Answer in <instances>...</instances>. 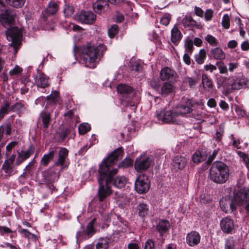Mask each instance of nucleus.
I'll list each match as a JSON object with an SVG mask.
<instances>
[{
    "instance_id": "19",
    "label": "nucleus",
    "mask_w": 249,
    "mask_h": 249,
    "mask_svg": "<svg viewBox=\"0 0 249 249\" xmlns=\"http://www.w3.org/2000/svg\"><path fill=\"white\" fill-rule=\"evenodd\" d=\"M108 6V2L104 0H97L92 5L94 11L98 14H100L103 11L107 10Z\"/></svg>"
},
{
    "instance_id": "9",
    "label": "nucleus",
    "mask_w": 249,
    "mask_h": 249,
    "mask_svg": "<svg viewBox=\"0 0 249 249\" xmlns=\"http://www.w3.org/2000/svg\"><path fill=\"white\" fill-rule=\"evenodd\" d=\"M16 158L15 155H12L9 159L6 160L3 164L2 169L8 176H11L17 173L15 169L14 162Z\"/></svg>"
},
{
    "instance_id": "12",
    "label": "nucleus",
    "mask_w": 249,
    "mask_h": 249,
    "mask_svg": "<svg viewBox=\"0 0 249 249\" xmlns=\"http://www.w3.org/2000/svg\"><path fill=\"white\" fill-rule=\"evenodd\" d=\"M219 203L221 209L226 213L233 212L236 209V207L231 198H223L220 200Z\"/></svg>"
},
{
    "instance_id": "20",
    "label": "nucleus",
    "mask_w": 249,
    "mask_h": 249,
    "mask_svg": "<svg viewBox=\"0 0 249 249\" xmlns=\"http://www.w3.org/2000/svg\"><path fill=\"white\" fill-rule=\"evenodd\" d=\"M36 83L38 87L45 88L49 85L48 77L42 73H39L36 76Z\"/></svg>"
},
{
    "instance_id": "13",
    "label": "nucleus",
    "mask_w": 249,
    "mask_h": 249,
    "mask_svg": "<svg viewBox=\"0 0 249 249\" xmlns=\"http://www.w3.org/2000/svg\"><path fill=\"white\" fill-rule=\"evenodd\" d=\"M220 225L221 230L227 233H231L234 229L233 221L229 217L222 218Z\"/></svg>"
},
{
    "instance_id": "55",
    "label": "nucleus",
    "mask_w": 249,
    "mask_h": 249,
    "mask_svg": "<svg viewBox=\"0 0 249 249\" xmlns=\"http://www.w3.org/2000/svg\"><path fill=\"white\" fill-rule=\"evenodd\" d=\"M22 71V69L19 66L16 65L13 69L9 71V74L11 76L18 75Z\"/></svg>"
},
{
    "instance_id": "22",
    "label": "nucleus",
    "mask_w": 249,
    "mask_h": 249,
    "mask_svg": "<svg viewBox=\"0 0 249 249\" xmlns=\"http://www.w3.org/2000/svg\"><path fill=\"white\" fill-rule=\"evenodd\" d=\"M170 223L168 220H160L157 226V230L161 236L166 232L170 227Z\"/></svg>"
},
{
    "instance_id": "32",
    "label": "nucleus",
    "mask_w": 249,
    "mask_h": 249,
    "mask_svg": "<svg viewBox=\"0 0 249 249\" xmlns=\"http://www.w3.org/2000/svg\"><path fill=\"white\" fill-rule=\"evenodd\" d=\"M58 10V6L56 3L51 1L49 3L45 12L49 15L55 14Z\"/></svg>"
},
{
    "instance_id": "50",
    "label": "nucleus",
    "mask_w": 249,
    "mask_h": 249,
    "mask_svg": "<svg viewBox=\"0 0 249 249\" xmlns=\"http://www.w3.org/2000/svg\"><path fill=\"white\" fill-rule=\"evenodd\" d=\"M235 241L233 237L228 238L225 242V249H234Z\"/></svg>"
},
{
    "instance_id": "4",
    "label": "nucleus",
    "mask_w": 249,
    "mask_h": 249,
    "mask_svg": "<svg viewBox=\"0 0 249 249\" xmlns=\"http://www.w3.org/2000/svg\"><path fill=\"white\" fill-rule=\"evenodd\" d=\"M106 50V46L102 44H99L97 47L88 46L83 55V59L86 66H88V63H93L100 59Z\"/></svg>"
},
{
    "instance_id": "8",
    "label": "nucleus",
    "mask_w": 249,
    "mask_h": 249,
    "mask_svg": "<svg viewBox=\"0 0 249 249\" xmlns=\"http://www.w3.org/2000/svg\"><path fill=\"white\" fill-rule=\"evenodd\" d=\"M149 188L150 181L148 177L144 174L140 175L135 181L136 191L139 194H144L149 190Z\"/></svg>"
},
{
    "instance_id": "34",
    "label": "nucleus",
    "mask_w": 249,
    "mask_h": 249,
    "mask_svg": "<svg viewBox=\"0 0 249 249\" xmlns=\"http://www.w3.org/2000/svg\"><path fill=\"white\" fill-rule=\"evenodd\" d=\"M12 108L8 102H6L3 106H1L0 109V121L1 120L4 116Z\"/></svg>"
},
{
    "instance_id": "52",
    "label": "nucleus",
    "mask_w": 249,
    "mask_h": 249,
    "mask_svg": "<svg viewBox=\"0 0 249 249\" xmlns=\"http://www.w3.org/2000/svg\"><path fill=\"white\" fill-rule=\"evenodd\" d=\"M216 65L219 70L220 73L227 74L228 73V69L227 66L224 64L223 62L220 61L216 63Z\"/></svg>"
},
{
    "instance_id": "16",
    "label": "nucleus",
    "mask_w": 249,
    "mask_h": 249,
    "mask_svg": "<svg viewBox=\"0 0 249 249\" xmlns=\"http://www.w3.org/2000/svg\"><path fill=\"white\" fill-rule=\"evenodd\" d=\"M187 163V160L181 155H177L175 157L172 162V165L175 170L183 169Z\"/></svg>"
},
{
    "instance_id": "14",
    "label": "nucleus",
    "mask_w": 249,
    "mask_h": 249,
    "mask_svg": "<svg viewBox=\"0 0 249 249\" xmlns=\"http://www.w3.org/2000/svg\"><path fill=\"white\" fill-rule=\"evenodd\" d=\"M79 19L83 23L92 24L95 20L96 16L91 12L81 11L79 15Z\"/></svg>"
},
{
    "instance_id": "62",
    "label": "nucleus",
    "mask_w": 249,
    "mask_h": 249,
    "mask_svg": "<svg viewBox=\"0 0 249 249\" xmlns=\"http://www.w3.org/2000/svg\"><path fill=\"white\" fill-rule=\"evenodd\" d=\"M206 71H210L212 72L213 71L216 70V67L212 64L206 65L204 66Z\"/></svg>"
},
{
    "instance_id": "61",
    "label": "nucleus",
    "mask_w": 249,
    "mask_h": 249,
    "mask_svg": "<svg viewBox=\"0 0 249 249\" xmlns=\"http://www.w3.org/2000/svg\"><path fill=\"white\" fill-rule=\"evenodd\" d=\"M228 66H229V69H228L229 71L230 72H232L234 71V70L235 69L237 68V67L238 66V63L237 62H235V63L230 62L229 63Z\"/></svg>"
},
{
    "instance_id": "33",
    "label": "nucleus",
    "mask_w": 249,
    "mask_h": 249,
    "mask_svg": "<svg viewBox=\"0 0 249 249\" xmlns=\"http://www.w3.org/2000/svg\"><path fill=\"white\" fill-rule=\"evenodd\" d=\"M206 57V51L204 49H201L198 53L195 55V60L199 64H202L204 62Z\"/></svg>"
},
{
    "instance_id": "6",
    "label": "nucleus",
    "mask_w": 249,
    "mask_h": 249,
    "mask_svg": "<svg viewBox=\"0 0 249 249\" xmlns=\"http://www.w3.org/2000/svg\"><path fill=\"white\" fill-rule=\"evenodd\" d=\"M157 117L159 121L163 123L178 124L181 122L175 107L171 110H163L160 111L157 114Z\"/></svg>"
},
{
    "instance_id": "47",
    "label": "nucleus",
    "mask_w": 249,
    "mask_h": 249,
    "mask_svg": "<svg viewBox=\"0 0 249 249\" xmlns=\"http://www.w3.org/2000/svg\"><path fill=\"white\" fill-rule=\"evenodd\" d=\"M118 26L114 24L108 30V34L110 38H113L118 33Z\"/></svg>"
},
{
    "instance_id": "23",
    "label": "nucleus",
    "mask_w": 249,
    "mask_h": 249,
    "mask_svg": "<svg viewBox=\"0 0 249 249\" xmlns=\"http://www.w3.org/2000/svg\"><path fill=\"white\" fill-rule=\"evenodd\" d=\"M55 151V148H50L49 149V152L47 154H45L42 158L41 160V164L44 166L47 165L50 161L53 158L54 154Z\"/></svg>"
},
{
    "instance_id": "43",
    "label": "nucleus",
    "mask_w": 249,
    "mask_h": 249,
    "mask_svg": "<svg viewBox=\"0 0 249 249\" xmlns=\"http://www.w3.org/2000/svg\"><path fill=\"white\" fill-rule=\"evenodd\" d=\"M221 79H222V86L228 89H231V83L233 81L232 77L228 78L225 77H222Z\"/></svg>"
},
{
    "instance_id": "10",
    "label": "nucleus",
    "mask_w": 249,
    "mask_h": 249,
    "mask_svg": "<svg viewBox=\"0 0 249 249\" xmlns=\"http://www.w3.org/2000/svg\"><path fill=\"white\" fill-rule=\"evenodd\" d=\"M151 160L147 157H140L136 159L135 168L137 172L146 170L150 166Z\"/></svg>"
},
{
    "instance_id": "7",
    "label": "nucleus",
    "mask_w": 249,
    "mask_h": 249,
    "mask_svg": "<svg viewBox=\"0 0 249 249\" xmlns=\"http://www.w3.org/2000/svg\"><path fill=\"white\" fill-rule=\"evenodd\" d=\"M249 189L243 187L234 193L231 198L236 208L237 206H240L246 204V209L248 212L249 211V203H247L249 200Z\"/></svg>"
},
{
    "instance_id": "54",
    "label": "nucleus",
    "mask_w": 249,
    "mask_h": 249,
    "mask_svg": "<svg viewBox=\"0 0 249 249\" xmlns=\"http://www.w3.org/2000/svg\"><path fill=\"white\" fill-rule=\"evenodd\" d=\"M222 26L225 29H229L230 27V17L228 14H225L222 21Z\"/></svg>"
},
{
    "instance_id": "26",
    "label": "nucleus",
    "mask_w": 249,
    "mask_h": 249,
    "mask_svg": "<svg viewBox=\"0 0 249 249\" xmlns=\"http://www.w3.org/2000/svg\"><path fill=\"white\" fill-rule=\"evenodd\" d=\"M68 150L65 148L61 149L59 152V158L55 163L56 166L63 165L64 164L68 156Z\"/></svg>"
},
{
    "instance_id": "35",
    "label": "nucleus",
    "mask_w": 249,
    "mask_h": 249,
    "mask_svg": "<svg viewBox=\"0 0 249 249\" xmlns=\"http://www.w3.org/2000/svg\"><path fill=\"white\" fill-rule=\"evenodd\" d=\"M71 133L72 134L71 136V138H73L74 136V132L72 127H69L63 130L59 133V135L62 140H64Z\"/></svg>"
},
{
    "instance_id": "56",
    "label": "nucleus",
    "mask_w": 249,
    "mask_h": 249,
    "mask_svg": "<svg viewBox=\"0 0 249 249\" xmlns=\"http://www.w3.org/2000/svg\"><path fill=\"white\" fill-rule=\"evenodd\" d=\"M186 51L191 54L193 49V42L191 40H187L185 44Z\"/></svg>"
},
{
    "instance_id": "24",
    "label": "nucleus",
    "mask_w": 249,
    "mask_h": 249,
    "mask_svg": "<svg viewBox=\"0 0 249 249\" xmlns=\"http://www.w3.org/2000/svg\"><path fill=\"white\" fill-rule=\"evenodd\" d=\"M211 54L213 58L217 60H224L226 57L225 53L222 50L218 47L212 49Z\"/></svg>"
},
{
    "instance_id": "39",
    "label": "nucleus",
    "mask_w": 249,
    "mask_h": 249,
    "mask_svg": "<svg viewBox=\"0 0 249 249\" xmlns=\"http://www.w3.org/2000/svg\"><path fill=\"white\" fill-rule=\"evenodd\" d=\"M138 214L141 217H144L148 213V208L145 204H140L138 206Z\"/></svg>"
},
{
    "instance_id": "48",
    "label": "nucleus",
    "mask_w": 249,
    "mask_h": 249,
    "mask_svg": "<svg viewBox=\"0 0 249 249\" xmlns=\"http://www.w3.org/2000/svg\"><path fill=\"white\" fill-rule=\"evenodd\" d=\"M63 12L65 16H71L73 14L74 8L72 6L66 4L64 7Z\"/></svg>"
},
{
    "instance_id": "28",
    "label": "nucleus",
    "mask_w": 249,
    "mask_h": 249,
    "mask_svg": "<svg viewBox=\"0 0 249 249\" xmlns=\"http://www.w3.org/2000/svg\"><path fill=\"white\" fill-rule=\"evenodd\" d=\"M181 33L178 28L175 26L171 30V41L174 44L177 43L181 39Z\"/></svg>"
},
{
    "instance_id": "58",
    "label": "nucleus",
    "mask_w": 249,
    "mask_h": 249,
    "mask_svg": "<svg viewBox=\"0 0 249 249\" xmlns=\"http://www.w3.org/2000/svg\"><path fill=\"white\" fill-rule=\"evenodd\" d=\"M213 16V11L211 9H207L205 13V18L207 21L210 20Z\"/></svg>"
},
{
    "instance_id": "44",
    "label": "nucleus",
    "mask_w": 249,
    "mask_h": 249,
    "mask_svg": "<svg viewBox=\"0 0 249 249\" xmlns=\"http://www.w3.org/2000/svg\"><path fill=\"white\" fill-rule=\"evenodd\" d=\"M59 93L57 91H54L52 93L47 97L48 103H55L58 100Z\"/></svg>"
},
{
    "instance_id": "17",
    "label": "nucleus",
    "mask_w": 249,
    "mask_h": 249,
    "mask_svg": "<svg viewBox=\"0 0 249 249\" xmlns=\"http://www.w3.org/2000/svg\"><path fill=\"white\" fill-rule=\"evenodd\" d=\"M176 72L168 67H164L161 69L160 73V79L162 81L171 80L175 77Z\"/></svg>"
},
{
    "instance_id": "31",
    "label": "nucleus",
    "mask_w": 249,
    "mask_h": 249,
    "mask_svg": "<svg viewBox=\"0 0 249 249\" xmlns=\"http://www.w3.org/2000/svg\"><path fill=\"white\" fill-rule=\"evenodd\" d=\"M202 84L206 89L210 90L213 88L212 81L206 74L204 73L202 75Z\"/></svg>"
},
{
    "instance_id": "27",
    "label": "nucleus",
    "mask_w": 249,
    "mask_h": 249,
    "mask_svg": "<svg viewBox=\"0 0 249 249\" xmlns=\"http://www.w3.org/2000/svg\"><path fill=\"white\" fill-rule=\"evenodd\" d=\"M40 119L43 124V128H48L51 120L50 113L45 111L41 112L40 114Z\"/></svg>"
},
{
    "instance_id": "1",
    "label": "nucleus",
    "mask_w": 249,
    "mask_h": 249,
    "mask_svg": "<svg viewBox=\"0 0 249 249\" xmlns=\"http://www.w3.org/2000/svg\"><path fill=\"white\" fill-rule=\"evenodd\" d=\"M123 149L117 148L104 159L99 165L98 169L99 176L97 178L99 185L98 196L99 200L103 201L111 193L110 188L113 175H115L118 169L114 166L119 157L122 155Z\"/></svg>"
},
{
    "instance_id": "51",
    "label": "nucleus",
    "mask_w": 249,
    "mask_h": 249,
    "mask_svg": "<svg viewBox=\"0 0 249 249\" xmlns=\"http://www.w3.org/2000/svg\"><path fill=\"white\" fill-rule=\"evenodd\" d=\"M192 160L196 163H198L203 160V158L199 151H196L192 157Z\"/></svg>"
},
{
    "instance_id": "38",
    "label": "nucleus",
    "mask_w": 249,
    "mask_h": 249,
    "mask_svg": "<svg viewBox=\"0 0 249 249\" xmlns=\"http://www.w3.org/2000/svg\"><path fill=\"white\" fill-rule=\"evenodd\" d=\"M95 219H92L88 224L87 227L86 232L88 238L91 237L95 232L94 229V224Z\"/></svg>"
},
{
    "instance_id": "11",
    "label": "nucleus",
    "mask_w": 249,
    "mask_h": 249,
    "mask_svg": "<svg viewBox=\"0 0 249 249\" xmlns=\"http://www.w3.org/2000/svg\"><path fill=\"white\" fill-rule=\"evenodd\" d=\"M14 20L15 14L8 9L0 15V21L5 27L12 24Z\"/></svg>"
},
{
    "instance_id": "63",
    "label": "nucleus",
    "mask_w": 249,
    "mask_h": 249,
    "mask_svg": "<svg viewBox=\"0 0 249 249\" xmlns=\"http://www.w3.org/2000/svg\"><path fill=\"white\" fill-rule=\"evenodd\" d=\"M151 86L155 89H158L160 87V82L159 80H152L150 82Z\"/></svg>"
},
{
    "instance_id": "2",
    "label": "nucleus",
    "mask_w": 249,
    "mask_h": 249,
    "mask_svg": "<svg viewBox=\"0 0 249 249\" xmlns=\"http://www.w3.org/2000/svg\"><path fill=\"white\" fill-rule=\"evenodd\" d=\"M179 116L192 117L197 119L200 113L197 110L200 107V104L192 98H185L182 102L175 107Z\"/></svg>"
},
{
    "instance_id": "49",
    "label": "nucleus",
    "mask_w": 249,
    "mask_h": 249,
    "mask_svg": "<svg viewBox=\"0 0 249 249\" xmlns=\"http://www.w3.org/2000/svg\"><path fill=\"white\" fill-rule=\"evenodd\" d=\"M205 39L208 43L213 46H216L218 45L217 39L211 35H208L205 37Z\"/></svg>"
},
{
    "instance_id": "60",
    "label": "nucleus",
    "mask_w": 249,
    "mask_h": 249,
    "mask_svg": "<svg viewBox=\"0 0 249 249\" xmlns=\"http://www.w3.org/2000/svg\"><path fill=\"white\" fill-rule=\"evenodd\" d=\"M194 12L195 14L200 17H202L204 15V12L202 9L197 6H195L194 8Z\"/></svg>"
},
{
    "instance_id": "45",
    "label": "nucleus",
    "mask_w": 249,
    "mask_h": 249,
    "mask_svg": "<svg viewBox=\"0 0 249 249\" xmlns=\"http://www.w3.org/2000/svg\"><path fill=\"white\" fill-rule=\"evenodd\" d=\"M7 59L5 53L0 49V73L2 71Z\"/></svg>"
},
{
    "instance_id": "30",
    "label": "nucleus",
    "mask_w": 249,
    "mask_h": 249,
    "mask_svg": "<svg viewBox=\"0 0 249 249\" xmlns=\"http://www.w3.org/2000/svg\"><path fill=\"white\" fill-rule=\"evenodd\" d=\"M174 90V87L170 83L165 82L162 86L160 93L163 96H166Z\"/></svg>"
},
{
    "instance_id": "29",
    "label": "nucleus",
    "mask_w": 249,
    "mask_h": 249,
    "mask_svg": "<svg viewBox=\"0 0 249 249\" xmlns=\"http://www.w3.org/2000/svg\"><path fill=\"white\" fill-rule=\"evenodd\" d=\"M182 23L185 27H197L198 26V23L192 17L189 16L185 17L182 20Z\"/></svg>"
},
{
    "instance_id": "64",
    "label": "nucleus",
    "mask_w": 249,
    "mask_h": 249,
    "mask_svg": "<svg viewBox=\"0 0 249 249\" xmlns=\"http://www.w3.org/2000/svg\"><path fill=\"white\" fill-rule=\"evenodd\" d=\"M183 60L184 63L187 65L191 64V59L188 54L185 53L183 56Z\"/></svg>"
},
{
    "instance_id": "59",
    "label": "nucleus",
    "mask_w": 249,
    "mask_h": 249,
    "mask_svg": "<svg viewBox=\"0 0 249 249\" xmlns=\"http://www.w3.org/2000/svg\"><path fill=\"white\" fill-rule=\"evenodd\" d=\"M144 249H154V243L152 240L149 239L146 241Z\"/></svg>"
},
{
    "instance_id": "41",
    "label": "nucleus",
    "mask_w": 249,
    "mask_h": 249,
    "mask_svg": "<svg viewBox=\"0 0 249 249\" xmlns=\"http://www.w3.org/2000/svg\"><path fill=\"white\" fill-rule=\"evenodd\" d=\"M245 86V83L241 80H236L234 81V79H233V81L232 83H231V89H240Z\"/></svg>"
},
{
    "instance_id": "46",
    "label": "nucleus",
    "mask_w": 249,
    "mask_h": 249,
    "mask_svg": "<svg viewBox=\"0 0 249 249\" xmlns=\"http://www.w3.org/2000/svg\"><path fill=\"white\" fill-rule=\"evenodd\" d=\"M133 160L130 158H126L121 161L118 166L122 168H127L132 165Z\"/></svg>"
},
{
    "instance_id": "37",
    "label": "nucleus",
    "mask_w": 249,
    "mask_h": 249,
    "mask_svg": "<svg viewBox=\"0 0 249 249\" xmlns=\"http://www.w3.org/2000/svg\"><path fill=\"white\" fill-rule=\"evenodd\" d=\"M7 4L14 7L19 8L22 7L25 0H5Z\"/></svg>"
},
{
    "instance_id": "25",
    "label": "nucleus",
    "mask_w": 249,
    "mask_h": 249,
    "mask_svg": "<svg viewBox=\"0 0 249 249\" xmlns=\"http://www.w3.org/2000/svg\"><path fill=\"white\" fill-rule=\"evenodd\" d=\"M114 175L113 176L114 177ZM126 182V178L124 176H118L113 179L112 177V181L110 185H113L115 187L119 188L124 187Z\"/></svg>"
},
{
    "instance_id": "57",
    "label": "nucleus",
    "mask_w": 249,
    "mask_h": 249,
    "mask_svg": "<svg viewBox=\"0 0 249 249\" xmlns=\"http://www.w3.org/2000/svg\"><path fill=\"white\" fill-rule=\"evenodd\" d=\"M171 20V17L169 15L166 14L163 16L160 19V23L167 26L169 24Z\"/></svg>"
},
{
    "instance_id": "3",
    "label": "nucleus",
    "mask_w": 249,
    "mask_h": 249,
    "mask_svg": "<svg viewBox=\"0 0 249 249\" xmlns=\"http://www.w3.org/2000/svg\"><path fill=\"white\" fill-rule=\"evenodd\" d=\"M229 176L228 167L223 162H213L210 169L209 178L211 180L216 183H225Z\"/></svg>"
},
{
    "instance_id": "21",
    "label": "nucleus",
    "mask_w": 249,
    "mask_h": 249,
    "mask_svg": "<svg viewBox=\"0 0 249 249\" xmlns=\"http://www.w3.org/2000/svg\"><path fill=\"white\" fill-rule=\"evenodd\" d=\"M33 148L32 146H30L28 149L26 151H21L18 154L17 159L18 164L21 163L23 161L27 159L33 153Z\"/></svg>"
},
{
    "instance_id": "40",
    "label": "nucleus",
    "mask_w": 249,
    "mask_h": 249,
    "mask_svg": "<svg viewBox=\"0 0 249 249\" xmlns=\"http://www.w3.org/2000/svg\"><path fill=\"white\" fill-rule=\"evenodd\" d=\"M79 133L80 135H84L90 130V126L88 123L80 124L78 127Z\"/></svg>"
},
{
    "instance_id": "42",
    "label": "nucleus",
    "mask_w": 249,
    "mask_h": 249,
    "mask_svg": "<svg viewBox=\"0 0 249 249\" xmlns=\"http://www.w3.org/2000/svg\"><path fill=\"white\" fill-rule=\"evenodd\" d=\"M185 80L188 83L189 86L190 88H193L197 84L199 80V77L198 76L186 77Z\"/></svg>"
},
{
    "instance_id": "15",
    "label": "nucleus",
    "mask_w": 249,
    "mask_h": 249,
    "mask_svg": "<svg viewBox=\"0 0 249 249\" xmlns=\"http://www.w3.org/2000/svg\"><path fill=\"white\" fill-rule=\"evenodd\" d=\"M199 233L196 231H192L188 233L186 236V242L191 247L198 245L200 241Z\"/></svg>"
},
{
    "instance_id": "53",
    "label": "nucleus",
    "mask_w": 249,
    "mask_h": 249,
    "mask_svg": "<svg viewBox=\"0 0 249 249\" xmlns=\"http://www.w3.org/2000/svg\"><path fill=\"white\" fill-rule=\"evenodd\" d=\"M237 153L239 157L242 159V160L246 164L247 167L249 168V158L248 155L241 151H238Z\"/></svg>"
},
{
    "instance_id": "18",
    "label": "nucleus",
    "mask_w": 249,
    "mask_h": 249,
    "mask_svg": "<svg viewBox=\"0 0 249 249\" xmlns=\"http://www.w3.org/2000/svg\"><path fill=\"white\" fill-rule=\"evenodd\" d=\"M117 89L119 93L122 94L123 96H129V97H133L134 95V90L129 86L126 84H119L117 87Z\"/></svg>"
},
{
    "instance_id": "36",
    "label": "nucleus",
    "mask_w": 249,
    "mask_h": 249,
    "mask_svg": "<svg viewBox=\"0 0 249 249\" xmlns=\"http://www.w3.org/2000/svg\"><path fill=\"white\" fill-rule=\"evenodd\" d=\"M96 249H107L108 243L107 239L100 238L96 245Z\"/></svg>"
},
{
    "instance_id": "5",
    "label": "nucleus",
    "mask_w": 249,
    "mask_h": 249,
    "mask_svg": "<svg viewBox=\"0 0 249 249\" xmlns=\"http://www.w3.org/2000/svg\"><path fill=\"white\" fill-rule=\"evenodd\" d=\"M6 35L7 40L11 42L9 44V46L13 47L14 52L16 53L21 43V34L20 31L16 27L8 28Z\"/></svg>"
}]
</instances>
